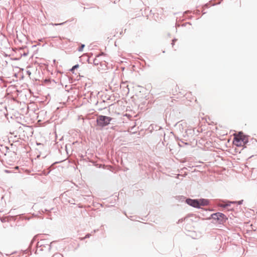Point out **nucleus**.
Segmentation results:
<instances>
[{"mask_svg":"<svg viewBox=\"0 0 257 257\" xmlns=\"http://www.w3.org/2000/svg\"><path fill=\"white\" fill-rule=\"evenodd\" d=\"M248 142V139L242 133L234 134L233 144L237 147H242Z\"/></svg>","mask_w":257,"mask_h":257,"instance_id":"1","label":"nucleus"},{"mask_svg":"<svg viewBox=\"0 0 257 257\" xmlns=\"http://www.w3.org/2000/svg\"><path fill=\"white\" fill-rule=\"evenodd\" d=\"M112 118L109 116L98 115L97 117L96 122L98 126L104 127L110 123Z\"/></svg>","mask_w":257,"mask_h":257,"instance_id":"2","label":"nucleus"},{"mask_svg":"<svg viewBox=\"0 0 257 257\" xmlns=\"http://www.w3.org/2000/svg\"><path fill=\"white\" fill-rule=\"evenodd\" d=\"M186 203L194 207L199 208L201 206H205L207 204V201L205 200H193L188 199L186 200Z\"/></svg>","mask_w":257,"mask_h":257,"instance_id":"3","label":"nucleus"},{"mask_svg":"<svg viewBox=\"0 0 257 257\" xmlns=\"http://www.w3.org/2000/svg\"><path fill=\"white\" fill-rule=\"evenodd\" d=\"M85 45L84 44H82L80 47L78 49V50L80 52L82 51Z\"/></svg>","mask_w":257,"mask_h":257,"instance_id":"4","label":"nucleus"},{"mask_svg":"<svg viewBox=\"0 0 257 257\" xmlns=\"http://www.w3.org/2000/svg\"><path fill=\"white\" fill-rule=\"evenodd\" d=\"M79 67V65H76L75 66H74L72 69H71V71H73L75 69H76L77 68H78Z\"/></svg>","mask_w":257,"mask_h":257,"instance_id":"5","label":"nucleus"},{"mask_svg":"<svg viewBox=\"0 0 257 257\" xmlns=\"http://www.w3.org/2000/svg\"><path fill=\"white\" fill-rule=\"evenodd\" d=\"M217 214H218L220 217H221L222 215H224L222 213H218Z\"/></svg>","mask_w":257,"mask_h":257,"instance_id":"6","label":"nucleus"}]
</instances>
